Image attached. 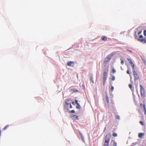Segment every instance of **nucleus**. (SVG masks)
<instances>
[{
  "instance_id": "nucleus-1",
  "label": "nucleus",
  "mask_w": 146,
  "mask_h": 146,
  "mask_svg": "<svg viewBox=\"0 0 146 146\" xmlns=\"http://www.w3.org/2000/svg\"><path fill=\"white\" fill-rule=\"evenodd\" d=\"M110 134L109 133L106 136L105 138V141L104 143V146H109V142L111 138Z\"/></svg>"
},
{
  "instance_id": "nucleus-2",
  "label": "nucleus",
  "mask_w": 146,
  "mask_h": 146,
  "mask_svg": "<svg viewBox=\"0 0 146 146\" xmlns=\"http://www.w3.org/2000/svg\"><path fill=\"white\" fill-rule=\"evenodd\" d=\"M108 72V67H106L104 70L103 74V84L104 85L105 81L106 80Z\"/></svg>"
},
{
  "instance_id": "nucleus-3",
  "label": "nucleus",
  "mask_w": 146,
  "mask_h": 146,
  "mask_svg": "<svg viewBox=\"0 0 146 146\" xmlns=\"http://www.w3.org/2000/svg\"><path fill=\"white\" fill-rule=\"evenodd\" d=\"M140 107L141 108L140 109H139V112L140 113H142V111H144V114L145 115L146 114V109L145 108V104H141Z\"/></svg>"
},
{
  "instance_id": "nucleus-4",
  "label": "nucleus",
  "mask_w": 146,
  "mask_h": 146,
  "mask_svg": "<svg viewBox=\"0 0 146 146\" xmlns=\"http://www.w3.org/2000/svg\"><path fill=\"white\" fill-rule=\"evenodd\" d=\"M138 40L143 43H146V39L143 38V36L142 35H141L139 36V38L138 39Z\"/></svg>"
},
{
  "instance_id": "nucleus-5",
  "label": "nucleus",
  "mask_w": 146,
  "mask_h": 146,
  "mask_svg": "<svg viewBox=\"0 0 146 146\" xmlns=\"http://www.w3.org/2000/svg\"><path fill=\"white\" fill-rule=\"evenodd\" d=\"M140 86L141 96L142 98H144L145 96L144 89L141 85H140Z\"/></svg>"
},
{
  "instance_id": "nucleus-6",
  "label": "nucleus",
  "mask_w": 146,
  "mask_h": 146,
  "mask_svg": "<svg viewBox=\"0 0 146 146\" xmlns=\"http://www.w3.org/2000/svg\"><path fill=\"white\" fill-rule=\"evenodd\" d=\"M133 73L134 77V80H135L139 79V76L137 72L135 70H133Z\"/></svg>"
},
{
  "instance_id": "nucleus-7",
  "label": "nucleus",
  "mask_w": 146,
  "mask_h": 146,
  "mask_svg": "<svg viewBox=\"0 0 146 146\" xmlns=\"http://www.w3.org/2000/svg\"><path fill=\"white\" fill-rule=\"evenodd\" d=\"M113 55V54H111L108 55L105 59V61L106 62L109 61L112 57Z\"/></svg>"
},
{
  "instance_id": "nucleus-8",
  "label": "nucleus",
  "mask_w": 146,
  "mask_h": 146,
  "mask_svg": "<svg viewBox=\"0 0 146 146\" xmlns=\"http://www.w3.org/2000/svg\"><path fill=\"white\" fill-rule=\"evenodd\" d=\"M70 99H67L66 101L65 102V104L64 107L66 108H68V105H69V103H68L67 102L69 101L70 100Z\"/></svg>"
},
{
  "instance_id": "nucleus-9",
  "label": "nucleus",
  "mask_w": 146,
  "mask_h": 146,
  "mask_svg": "<svg viewBox=\"0 0 146 146\" xmlns=\"http://www.w3.org/2000/svg\"><path fill=\"white\" fill-rule=\"evenodd\" d=\"M72 119L74 120H78V117L76 115H74L72 117Z\"/></svg>"
},
{
  "instance_id": "nucleus-10",
  "label": "nucleus",
  "mask_w": 146,
  "mask_h": 146,
  "mask_svg": "<svg viewBox=\"0 0 146 146\" xmlns=\"http://www.w3.org/2000/svg\"><path fill=\"white\" fill-rule=\"evenodd\" d=\"M70 91L72 93L78 92V91L77 89H71L70 90Z\"/></svg>"
},
{
  "instance_id": "nucleus-11",
  "label": "nucleus",
  "mask_w": 146,
  "mask_h": 146,
  "mask_svg": "<svg viewBox=\"0 0 146 146\" xmlns=\"http://www.w3.org/2000/svg\"><path fill=\"white\" fill-rule=\"evenodd\" d=\"M144 135V134L142 133H139L138 134V137L139 138H141Z\"/></svg>"
},
{
  "instance_id": "nucleus-12",
  "label": "nucleus",
  "mask_w": 146,
  "mask_h": 146,
  "mask_svg": "<svg viewBox=\"0 0 146 146\" xmlns=\"http://www.w3.org/2000/svg\"><path fill=\"white\" fill-rule=\"evenodd\" d=\"M107 39V37L106 36H104L102 38V40L104 41H106Z\"/></svg>"
},
{
  "instance_id": "nucleus-13",
  "label": "nucleus",
  "mask_w": 146,
  "mask_h": 146,
  "mask_svg": "<svg viewBox=\"0 0 146 146\" xmlns=\"http://www.w3.org/2000/svg\"><path fill=\"white\" fill-rule=\"evenodd\" d=\"M76 108L77 109H80V104H79L78 105H77V106H76Z\"/></svg>"
},
{
  "instance_id": "nucleus-14",
  "label": "nucleus",
  "mask_w": 146,
  "mask_h": 146,
  "mask_svg": "<svg viewBox=\"0 0 146 146\" xmlns=\"http://www.w3.org/2000/svg\"><path fill=\"white\" fill-rule=\"evenodd\" d=\"M127 60L129 62V63L130 64H133L132 62L131 61V59H127Z\"/></svg>"
},
{
  "instance_id": "nucleus-15",
  "label": "nucleus",
  "mask_w": 146,
  "mask_h": 146,
  "mask_svg": "<svg viewBox=\"0 0 146 146\" xmlns=\"http://www.w3.org/2000/svg\"><path fill=\"white\" fill-rule=\"evenodd\" d=\"M90 80L92 82L94 83V80L92 76H90Z\"/></svg>"
},
{
  "instance_id": "nucleus-16",
  "label": "nucleus",
  "mask_w": 146,
  "mask_h": 146,
  "mask_svg": "<svg viewBox=\"0 0 146 146\" xmlns=\"http://www.w3.org/2000/svg\"><path fill=\"white\" fill-rule=\"evenodd\" d=\"M106 101H107V102L108 103L109 102V101L108 98V97L107 96H106Z\"/></svg>"
},
{
  "instance_id": "nucleus-17",
  "label": "nucleus",
  "mask_w": 146,
  "mask_h": 146,
  "mask_svg": "<svg viewBox=\"0 0 146 146\" xmlns=\"http://www.w3.org/2000/svg\"><path fill=\"white\" fill-rule=\"evenodd\" d=\"M74 62H71V61H68L67 62V64H72L74 63Z\"/></svg>"
},
{
  "instance_id": "nucleus-18",
  "label": "nucleus",
  "mask_w": 146,
  "mask_h": 146,
  "mask_svg": "<svg viewBox=\"0 0 146 146\" xmlns=\"http://www.w3.org/2000/svg\"><path fill=\"white\" fill-rule=\"evenodd\" d=\"M112 135L113 136V137H116L117 136V134L116 133H114L113 134H112Z\"/></svg>"
},
{
  "instance_id": "nucleus-19",
  "label": "nucleus",
  "mask_w": 146,
  "mask_h": 146,
  "mask_svg": "<svg viewBox=\"0 0 146 146\" xmlns=\"http://www.w3.org/2000/svg\"><path fill=\"white\" fill-rule=\"evenodd\" d=\"M117 145V143L114 142L112 146H116Z\"/></svg>"
},
{
  "instance_id": "nucleus-20",
  "label": "nucleus",
  "mask_w": 146,
  "mask_h": 146,
  "mask_svg": "<svg viewBox=\"0 0 146 146\" xmlns=\"http://www.w3.org/2000/svg\"><path fill=\"white\" fill-rule=\"evenodd\" d=\"M9 125H7L3 129L4 130H5L6 129L9 127Z\"/></svg>"
},
{
  "instance_id": "nucleus-21",
  "label": "nucleus",
  "mask_w": 146,
  "mask_h": 146,
  "mask_svg": "<svg viewBox=\"0 0 146 146\" xmlns=\"http://www.w3.org/2000/svg\"><path fill=\"white\" fill-rule=\"evenodd\" d=\"M112 72L113 73H115L116 72V71L114 69H112Z\"/></svg>"
},
{
  "instance_id": "nucleus-22",
  "label": "nucleus",
  "mask_w": 146,
  "mask_h": 146,
  "mask_svg": "<svg viewBox=\"0 0 146 146\" xmlns=\"http://www.w3.org/2000/svg\"><path fill=\"white\" fill-rule=\"evenodd\" d=\"M115 77L114 76H112V78H111V80L113 81L115 80Z\"/></svg>"
},
{
  "instance_id": "nucleus-23",
  "label": "nucleus",
  "mask_w": 146,
  "mask_h": 146,
  "mask_svg": "<svg viewBox=\"0 0 146 146\" xmlns=\"http://www.w3.org/2000/svg\"><path fill=\"white\" fill-rule=\"evenodd\" d=\"M129 88H130L131 89L132 88V85L130 84H129Z\"/></svg>"
},
{
  "instance_id": "nucleus-24",
  "label": "nucleus",
  "mask_w": 146,
  "mask_h": 146,
  "mask_svg": "<svg viewBox=\"0 0 146 146\" xmlns=\"http://www.w3.org/2000/svg\"><path fill=\"white\" fill-rule=\"evenodd\" d=\"M142 125H144V123L142 121H140L139 122Z\"/></svg>"
},
{
  "instance_id": "nucleus-25",
  "label": "nucleus",
  "mask_w": 146,
  "mask_h": 146,
  "mask_svg": "<svg viewBox=\"0 0 146 146\" xmlns=\"http://www.w3.org/2000/svg\"><path fill=\"white\" fill-rule=\"evenodd\" d=\"M131 66L133 68V70H135V68H134V64H131Z\"/></svg>"
},
{
  "instance_id": "nucleus-26",
  "label": "nucleus",
  "mask_w": 146,
  "mask_h": 146,
  "mask_svg": "<svg viewBox=\"0 0 146 146\" xmlns=\"http://www.w3.org/2000/svg\"><path fill=\"white\" fill-rule=\"evenodd\" d=\"M144 35L146 37V30L144 31Z\"/></svg>"
},
{
  "instance_id": "nucleus-27",
  "label": "nucleus",
  "mask_w": 146,
  "mask_h": 146,
  "mask_svg": "<svg viewBox=\"0 0 146 146\" xmlns=\"http://www.w3.org/2000/svg\"><path fill=\"white\" fill-rule=\"evenodd\" d=\"M116 117L117 119H120V116L119 115H117L116 116Z\"/></svg>"
},
{
  "instance_id": "nucleus-28",
  "label": "nucleus",
  "mask_w": 146,
  "mask_h": 146,
  "mask_svg": "<svg viewBox=\"0 0 146 146\" xmlns=\"http://www.w3.org/2000/svg\"><path fill=\"white\" fill-rule=\"evenodd\" d=\"M111 91H113V90H114V88H113V86H112L111 87Z\"/></svg>"
},
{
  "instance_id": "nucleus-29",
  "label": "nucleus",
  "mask_w": 146,
  "mask_h": 146,
  "mask_svg": "<svg viewBox=\"0 0 146 146\" xmlns=\"http://www.w3.org/2000/svg\"><path fill=\"white\" fill-rule=\"evenodd\" d=\"M70 113H74L75 112V111L74 110H73L70 111Z\"/></svg>"
},
{
  "instance_id": "nucleus-30",
  "label": "nucleus",
  "mask_w": 146,
  "mask_h": 146,
  "mask_svg": "<svg viewBox=\"0 0 146 146\" xmlns=\"http://www.w3.org/2000/svg\"><path fill=\"white\" fill-rule=\"evenodd\" d=\"M75 102L76 103V104L77 105H78L79 104L78 103V101L77 100H75Z\"/></svg>"
},
{
  "instance_id": "nucleus-31",
  "label": "nucleus",
  "mask_w": 146,
  "mask_h": 146,
  "mask_svg": "<svg viewBox=\"0 0 146 146\" xmlns=\"http://www.w3.org/2000/svg\"><path fill=\"white\" fill-rule=\"evenodd\" d=\"M69 105H70V107L69 108H72V106L71 104L70 103H69Z\"/></svg>"
},
{
  "instance_id": "nucleus-32",
  "label": "nucleus",
  "mask_w": 146,
  "mask_h": 146,
  "mask_svg": "<svg viewBox=\"0 0 146 146\" xmlns=\"http://www.w3.org/2000/svg\"><path fill=\"white\" fill-rule=\"evenodd\" d=\"M127 73L128 74H130V73H129V71L128 70H127Z\"/></svg>"
},
{
  "instance_id": "nucleus-33",
  "label": "nucleus",
  "mask_w": 146,
  "mask_h": 146,
  "mask_svg": "<svg viewBox=\"0 0 146 146\" xmlns=\"http://www.w3.org/2000/svg\"><path fill=\"white\" fill-rule=\"evenodd\" d=\"M72 104L74 105H75V103H74V101L72 102Z\"/></svg>"
},
{
  "instance_id": "nucleus-34",
  "label": "nucleus",
  "mask_w": 146,
  "mask_h": 146,
  "mask_svg": "<svg viewBox=\"0 0 146 146\" xmlns=\"http://www.w3.org/2000/svg\"><path fill=\"white\" fill-rule=\"evenodd\" d=\"M121 64H123V60H122L121 61Z\"/></svg>"
},
{
  "instance_id": "nucleus-35",
  "label": "nucleus",
  "mask_w": 146,
  "mask_h": 146,
  "mask_svg": "<svg viewBox=\"0 0 146 146\" xmlns=\"http://www.w3.org/2000/svg\"><path fill=\"white\" fill-rule=\"evenodd\" d=\"M127 50L128 51H129L130 52H131V53L132 52V51L131 50Z\"/></svg>"
},
{
  "instance_id": "nucleus-36",
  "label": "nucleus",
  "mask_w": 146,
  "mask_h": 146,
  "mask_svg": "<svg viewBox=\"0 0 146 146\" xmlns=\"http://www.w3.org/2000/svg\"><path fill=\"white\" fill-rule=\"evenodd\" d=\"M141 33V31H140L138 33V35H139Z\"/></svg>"
},
{
  "instance_id": "nucleus-37",
  "label": "nucleus",
  "mask_w": 146,
  "mask_h": 146,
  "mask_svg": "<svg viewBox=\"0 0 146 146\" xmlns=\"http://www.w3.org/2000/svg\"><path fill=\"white\" fill-rule=\"evenodd\" d=\"M68 65L69 66H71V64H68Z\"/></svg>"
},
{
  "instance_id": "nucleus-38",
  "label": "nucleus",
  "mask_w": 146,
  "mask_h": 146,
  "mask_svg": "<svg viewBox=\"0 0 146 146\" xmlns=\"http://www.w3.org/2000/svg\"><path fill=\"white\" fill-rule=\"evenodd\" d=\"M80 135L82 136V133H80Z\"/></svg>"
},
{
  "instance_id": "nucleus-39",
  "label": "nucleus",
  "mask_w": 146,
  "mask_h": 146,
  "mask_svg": "<svg viewBox=\"0 0 146 146\" xmlns=\"http://www.w3.org/2000/svg\"><path fill=\"white\" fill-rule=\"evenodd\" d=\"M105 130H106V128H105L104 131H105Z\"/></svg>"
}]
</instances>
